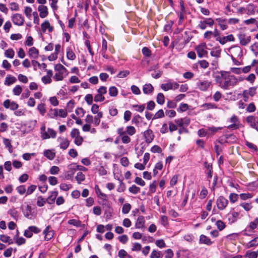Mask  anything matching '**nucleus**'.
Returning a JSON list of instances; mask_svg holds the SVG:
<instances>
[{
    "mask_svg": "<svg viewBox=\"0 0 258 258\" xmlns=\"http://www.w3.org/2000/svg\"><path fill=\"white\" fill-rule=\"evenodd\" d=\"M38 11L39 12V15L41 18H44L48 15V9L45 6L40 5L38 7Z\"/></svg>",
    "mask_w": 258,
    "mask_h": 258,
    "instance_id": "4be33fe9",
    "label": "nucleus"
},
{
    "mask_svg": "<svg viewBox=\"0 0 258 258\" xmlns=\"http://www.w3.org/2000/svg\"><path fill=\"white\" fill-rule=\"evenodd\" d=\"M200 242L208 245H210L213 243L209 237L203 234L200 237Z\"/></svg>",
    "mask_w": 258,
    "mask_h": 258,
    "instance_id": "e433bc0d",
    "label": "nucleus"
},
{
    "mask_svg": "<svg viewBox=\"0 0 258 258\" xmlns=\"http://www.w3.org/2000/svg\"><path fill=\"white\" fill-rule=\"evenodd\" d=\"M0 240L5 243H8L9 244L13 243V240L10 237L6 235L2 234L0 235Z\"/></svg>",
    "mask_w": 258,
    "mask_h": 258,
    "instance_id": "4c0bfd02",
    "label": "nucleus"
},
{
    "mask_svg": "<svg viewBox=\"0 0 258 258\" xmlns=\"http://www.w3.org/2000/svg\"><path fill=\"white\" fill-rule=\"evenodd\" d=\"M199 57L202 58L205 56L207 53V46L205 43H202L196 47Z\"/></svg>",
    "mask_w": 258,
    "mask_h": 258,
    "instance_id": "423d86ee",
    "label": "nucleus"
},
{
    "mask_svg": "<svg viewBox=\"0 0 258 258\" xmlns=\"http://www.w3.org/2000/svg\"><path fill=\"white\" fill-rule=\"evenodd\" d=\"M76 179L78 181V183H81V182L83 181L85 179V175L81 172L77 173L76 176Z\"/></svg>",
    "mask_w": 258,
    "mask_h": 258,
    "instance_id": "de8ad7c7",
    "label": "nucleus"
},
{
    "mask_svg": "<svg viewBox=\"0 0 258 258\" xmlns=\"http://www.w3.org/2000/svg\"><path fill=\"white\" fill-rule=\"evenodd\" d=\"M164 116V113L163 109L159 110L154 115L153 119L162 118Z\"/></svg>",
    "mask_w": 258,
    "mask_h": 258,
    "instance_id": "338daca9",
    "label": "nucleus"
},
{
    "mask_svg": "<svg viewBox=\"0 0 258 258\" xmlns=\"http://www.w3.org/2000/svg\"><path fill=\"white\" fill-rule=\"evenodd\" d=\"M143 136L146 143H151L154 139V135L153 131L150 129H148L143 133Z\"/></svg>",
    "mask_w": 258,
    "mask_h": 258,
    "instance_id": "9d476101",
    "label": "nucleus"
},
{
    "mask_svg": "<svg viewBox=\"0 0 258 258\" xmlns=\"http://www.w3.org/2000/svg\"><path fill=\"white\" fill-rule=\"evenodd\" d=\"M71 136L75 139L74 143L77 146H80L83 141V138L80 135V132L77 128H73L71 132Z\"/></svg>",
    "mask_w": 258,
    "mask_h": 258,
    "instance_id": "20e7f679",
    "label": "nucleus"
},
{
    "mask_svg": "<svg viewBox=\"0 0 258 258\" xmlns=\"http://www.w3.org/2000/svg\"><path fill=\"white\" fill-rule=\"evenodd\" d=\"M143 91L145 94H150L154 91V87L151 84H146L143 87Z\"/></svg>",
    "mask_w": 258,
    "mask_h": 258,
    "instance_id": "7c9ffc66",
    "label": "nucleus"
},
{
    "mask_svg": "<svg viewBox=\"0 0 258 258\" xmlns=\"http://www.w3.org/2000/svg\"><path fill=\"white\" fill-rule=\"evenodd\" d=\"M12 20L14 24L21 26L24 24V19L20 14H14L12 18Z\"/></svg>",
    "mask_w": 258,
    "mask_h": 258,
    "instance_id": "f3484780",
    "label": "nucleus"
},
{
    "mask_svg": "<svg viewBox=\"0 0 258 258\" xmlns=\"http://www.w3.org/2000/svg\"><path fill=\"white\" fill-rule=\"evenodd\" d=\"M239 195L235 193H231L229 195V200L231 203H234L237 201Z\"/></svg>",
    "mask_w": 258,
    "mask_h": 258,
    "instance_id": "13d9d810",
    "label": "nucleus"
},
{
    "mask_svg": "<svg viewBox=\"0 0 258 258\" xmlns=\"http://www.w3.org/2000/svg\"><path fill=\"white\" fill-rule=\"evenodd\" d=\"M49 117L51 118H54L58 116V110L57 109H50L48 114Z\"/></svg>",
    "mask_w": 258,
    "mask_h": 258,
    "instance_id": "ea45409f",
    "label": "nucleus"
},
{
    "mask_svg": "<svg viewBox=\"0 0 258 258\" xmlns=\"http://www.w3.org/2000/svg\"><path fill=\"white\" fill-rule=\"evenodd\" d=\"M46 75L41 78V81L44 84H50L52 82L51 77L53 76V72L51 70L46 69Z\"/></svg>",
    "mask_w": 258,
    "mask_h": 258,
    "instance_id": "2eb2a0df",
    "label": "nucleus"
},
{
    "mask_svg": "<svg viewBox=\"0 0 258 258\" xmlns=\"http://www.w3.org/2000/svg\"><path fill=\"white\" fill-rule=\"evenodd\" d=\"M17 81V79L16 77L12 76L11 75H8L7 76L5 81V85L6 86H10L13 84L16 83Z\"/></svg>",
    "mask_w": 258,
    "mask_h": 258,
    "instance_id": "c756f323",
    "label": "nucleus"
},
{
    "mask_svg": "<svg viewBox=\"0 0 258 258\" xmlns=\"http://www.w3.org/2000/svg\"><path fill=\"white\" fill-rule=\"evenodd\" d=\"M3 105L6 108H10L12 110H16L19 107V105L16 102L11 101L9 99L5 100Z\"/></svg>",
    "mask_w": 258,
    "mask_h": 258,
    "instance_id": "f8f14e48",
    "label": "nucleus"
},
{
    "mask_svg": "<svg viewBox=\"0 0 258 258\" xmlns=\"http://www.w3.org/2000/svg\"><path fill=\"white\" fill-rule=\"evenodd\" d=\"M174 122L179 127H186L189 124L190 120L188 117H184L175 119Z\"/></svg>",
    "mask_w": 258,
    "mask_h": 258,
    "instance_id": "dca6fc26",
    "label": "nucleus"
},
{
    "mask_svg": "<svg viewBox=\"0 0 258 258\" xmlns=\"http://www.w3.org/2000/svg\"><path fill=\"white\" fill-rule=\"evenodd\" d=\"M238 38L241 45L245 46L248 44L251 40V37L249 36H246L244 33H241L238 35Z\"/></svg>",
    "mask_w": 258,
    "mask_h": 258,
    "instance_id": "a211bd4d",
    "label": "nucleus"
},
{
    "mask_svg": "<svg viewBox=\"0 0 258 258\" xmlns=\"http://www.w3.org/2000/svg\"><path fill=\"white\" fill-rule=\"evenodd\" d=\"M256 93V87H253L249 88L247 90H244L243 92V95L244 98H248V96H253Z\"/></svg>",
    "mask_w": 258,
    "mask_h": 258,
    "instance_id": "cd10ccee",
    "label": "nucleus"
},
{
    "mask_svg": "<svg viewBox=\"0 0 258 258\" xmlns=\"http://www.w3.org/2000/svg\"><path fill=\"white\" fill-rule=\"evenodd\" d=\"M142 121V118L140 115H137L133 117L132 118V122L133 123L135 124L136 125H138Z\"/></svg>",
    "mask_w": 258,
    "mask_h": 258,
    "instance_id": "09e8293b",
    "label": "nucleus"
},
{
    "mask_svg": "<svg viewBox=\"0 0 258 258\" xmlns=\"http://www.w3.org/2000/svg\"><path fill=\"white\" fill-rule=\"evenodd\" d=\"M221 52V49L220 47H215L212 49L210 52L211 56L215 57L216 59H218L220 57Z\"/></svg>",
    "mask_w": 258,
    "mask_h": 258,
    "instance_id": "2f4dec72",
    "label": "nucleus"
},
{
    "mask_svg": "<svg viewBox=\"0 0 258 258\" xmlns=\"http://www.w3.org/2000/svg\"><path fill=\"white\" fill-rule=\"evenodd\" d=\"M37 110L39 111L40 114L43 116L46 113V108L44 103H39L37 107Z\"/></svg>",
    "mask_w": 258,
    "mask_h": 258,
    "instance_id": "58836bf2",
    "label": "nucleus"
},
{
    "mask_svg": "<svg viewBox=\"0 0 258 258\" xmlns=\"http://www.w3.org/2000/svg\"><path fill=\"white\" fill-rule=\"evenodd\" d=\"M211 84L212 82L208 80L200 81L197 83L198 88L203 91H207Z\"/></svg>",
    "mask_w": 258,
    "mask_h": 258,
    "instance_id": "ddd939ff",
    "label": "nucleus"
},
{
    "mask_svg": "<svg viewBox=\"0 0 258 258\" xmlns=\"http://www.w3.org/2000/svg\"><path fill=\"white\" fill-rule=\"evenodd\" d=\"M221 127H216L215 126L209 127L207 130L209 133V136L212 135L215 133L218 132V130H221Z\"/></svg>",
    "mask_w": 258,
    "mask_h": 258,
    "instance_id": "e2e57ef3",
    "label": "nucleus"
},
{
    "mask_svg": "<svg viewBox=\"0 0 258 258\" xmlns=\"http://www.w3.org/2000/svg\"><path fill=\"white\" fill-rule=\"evenodd\" d=\"M68 172L71 175H73L75 172L77 170V165L75 163H72L70 164L68 166Z\"/></svg>",
    "mask_w": 258,
    "mask_h": 258,
    "instance_id": "79ce46f5",
    "label": "nucleus"
},
{
    "mask_svg": "<svg viewBox=\"0 0 258 258\" xmlns=\"http://www.w3.org/2000/svg\"><path fill=\"white\" fill-rule=\"evenodd\" d=\"M97 93L94 96L95 102H102L105 100L103 95L107 93V88L105 86H101L97 91Z\"/></svg>",
    "mask_w": 258,
    "mask_h": 258,
    "instance_id": "7ed1b4c3",
    "label": "nucleus"
},
{
    "mask_svg": "<svg viewBox=\"0 0 258 258\" xmlns=\"http://www.w3.org/2000/svg\"><path fill=\"white\" fill-rule=\"evenodd\" d=\"M5 55L10 58H13L15 55V52L12 48L6 50L5 52Z\"/></svg>",
    "mask_w": 258,
    "mask_h": 258,
    "instance_id": "603ef678",
    "label": "nucleus"
},
{
    "mask_svg": "<svg viewBox=\"0 0 258 258\" xmlns=\"http://www.w3.org/2000/svg\"><path fill=\"white\" fill-rule=\"evenodd\" d=\"M133 107L135 109V110L138 112H143L145 108V106L144 104H140V105H133Z\"/></svg>",
    "mask_w": 258,
    "mask_h": 258,
    "instance_id": "680f3d73",
    "label": "nucleus"
},
{
    "mask_svg": "<svg viewBox=\"0 0 258 258\" xmlns=\"http://www.w3.org/2000/svg\"><path fill=\"white\" fill-rule=\"evenodd\" d=\"M157 102L158 104L162 105L165 102V97L163 93H159L157 96Z\"/></svg>",
    "mask_w": 258,
    "mask_h": 258,
    "instance_id": "8fccbe9b",
    "label": "nucleus"
},
{
    "mask_svg": "<svg viewBox=\"0 0 258 258\" xmlns=\"http://www.w3.org/2000/svg\"><path fill=\"white\" fill-rule=\"evenodd\" d=\"M214 24V21L211 18H203V21H200L198 24V27L202 29L205 30L207 28V26L212 27Z\"/></svg>",
    "mask_w": 258,
    "mask_h": 258,
    "instance_id": "39448f33",
    "label": "nucleus"
},
{
    "mask_svg": "<svg viewBox=\"0 0 258 258\" xmlns=\"http://www.w3.org/2000/svg\"><path fill=\"white\" fill-rule=\"evenodd\" d=\"M102 116L103 113L102 112H99V113H98V114L95 116L94 117L93 123L95 126H98L100 124V119Z\"/></svg>",
    "mask_w": 258,
    "mask_h": 258,
    "instance_id": "a19ab883",
    "label": "nucleus"
},
{
    "mask_svg": "<svg viewBox=\"0 0 258 258\" xmlns=\"http://www.w3.org/2000/svg\"><path fill=\"white\" fill-rule=\"evenodd\" d=\"M228 204V201L223 196L219 197L216 200L217 207L219 210H224Z\"/></svg>",
    "mask_w": 258,
    "mask_h": 258,
    "instance_id": "0eeeda50",
    "label": "nucleus"
},
{
    "mask_svg": "<svg viewBox=\"0 0 258 258\" xmlns=\"http://www.w3.org/2000/svg\"><path fill=\"white\" fill-rule=\"evenodd\" d=\"M198 63L202 69H206L209 66V62L206 60H199Z\"/></svg>",
    "mask_w": 258,
    "mask_h": 258,
    "instance_id": "052dcab7",
    "label": "nucleus"
},
{
    "mask_svg": "<svg viewBox=\"0 0 258 258\" xmlns=\"http://www.w3.org/2000/svg\"><path fill=\"white\" fill-rule=\"evenodd\" d=\"M246 248H250L256 247L258 245V236L255 237L249 242L244 244Z\"/></svg>",
    "mask_w": 258,
    "mask_h": 258,
    "instance_id": "b1692460",
    "label": "nucleus"
},
{
    "mask_svg": "<svg viewBox=\"0 0 258 258\" xmlns=\"http://www.w3.org/2000/svg\"><path fill=\"white\" fill-rule=\"evenodd\" d=\"M243 9L247 15H254L255 13V7L253 4H249Z\"/></svg>",
    "mask_w": 258,
    "mask_h": 258,
    "instance_id": "c9c22d12",
    "label": "nucleus"
},
{
    "mask_svg": "<svg viewBox=\"0 0 258 258\" xmlns=\"http://www.w3.org/2000/svg\"><path fill=\"white\" fill-rule=\"evenodd\" d=\"M216 83L222 89L228 90L236 86V77L229 72H217L214 76Z\"/></svg>",
    "mask_w": 258,
    "mask_h": 258,
    "instance_id": "f257e3e1",
    "label": "nucleus"
},
{
    "mask_svg": "<svg viewBox=\"0 0 258 258\" xmlns=\"http://www.w3.org/2000/svg\"><path fill=\"white\" fill-rule=\"evenodd\" d=\"M29 55L34 59H36L39 56V51L34 47H31L28 51Z\"/></svg>",
    "mask_w": 258,
    "mask_h": 258,
    "instance_id": "473e14b6",
    "label": "nucleus"
},
{
    "mask_svg": "<svg viewBox=\"0 0 258 258\" xmlns=\"http://www.w3.org/2000/svg\"><path fill=\"white\" fill-rule=\"evenodd\" d=\"M136 130L134 126H127L126 127V134H127L129 136H133L136 134Z\"/></svg>",
    "mask_w": 258,
    "mask_h": 258,
    "instance_id": "37998d69",
    "label": "nucleus"
},
{
    "mask_svg": "<svg viewBox=\"0 0 258 258\" xmlns=\"http://www.w3.org/2000/svg\"><path fill=\"white\" fill-rule=\"evenodd\" d=\"M189 108V106L186 103H181L178 108V111L184 112L186 111Z\"/></svg>",
    "mask_w": 258,
    "mask_h": 258,
    "instance_id": "774afa93",
    "label": "nucleus"
},
{
    "mask_svg": "<svg viewBox=\"0 0 258 258\" xmlns=\"http://www.w3.org/2000/svg\"><path fill=\"white\" fill-rule=\"evenodd\" d=\"M68 224L70 225H73L77 227H80L81 226V222L79 220H77L76 219H71L69 220L68 222Z\"/></svg>",
    "mask_w": 258,
    "mask_h": 258,
    "instance_id": "69168bd1",
    "label": "nucleus"
},
{
    "mask_svg": "<svg viewBox=\"0 0 258 258\" xmlns=\"http://www.w3.org/2000/svg\"><path fill=\"white\" fill-rule=\"evenodd\" d=\"M36 154L35 153H24L22 155V157L23 159L26 161H29L31 160L32 157H35L36 156Z\"/></svg>",
    "mask_w": 258,
    "mask_h": 258,
    "instance_id": "6e6d98bb",
    "label": "nucleus"
},
{
    "mask_svg": "<svg viewBox=\"0 0 258 258\" xmlns=\"http://www.w3.org/2000/svg\"><path fill=\"white\" fill-rule=\"evenodd\" d=\"M128 190L133 194H137L140 191V188L135 185H133L128 188Z\"/></svg>",
    "mask_w": 258,
    "mask_h": 258,
    "instance_id": "0e129e2a",
    "label": "nucleus"
},
{
    "mask_svg": "<svg viewBox=\"0 0 258 258\" xmlns=\"http://www.w3.org/2000/svg\"><path fill=\"white\" fill-rule=\"evenodd\" d=\"M47 202V200L43 198L42 196H39L37 200V205L39 207L43 206Z\"/></svg>",
    "mask_w": 258,
    "mask_h": 258,
    "instance_id": "49530a36",
    "label": "nucleus"
},
{
    "mask_svg": "<svg viewBox=\"0 0 258 258\" xmlns=\"http://www.w3.org/2000/svg\"><path fill=\"white\" fill-rule=\"evenodd\" d=\"M43 155L50 160H53L55 156L54 150H46L43 152Z\"/></svg>",
    "mask_w": 258,
    "mask_h": 258,
    "instance_id": "bb28decb",
    "label": "nucleus"
},
{
    "mask_svg": "<svg viewBox=\"0 0 258 258\" xmlns=\"http://www.w3.org/2000/svg\"><path fill=\"white\" fill-rule=\"evenodd\" d=\"M246 120L252 128L255 129L258 132V119H256L253 116H249L246 117Z\"/></svg>",
    "mask_w": 258,
    "mask_h": 258,
    "instance_id": "4468645a",
    "label": "nucleus"
},
{
    "mask_svg": "<svg viewBox=\"0 0 258 258\" xmlns=\"http://www.w3.org/2000/svg\"><path fill=\"white\" fill-rule=\"evenodd\" d=\"M22 212L24 216L27 219L32 220L34 218V214L32 211L31 206L27 205L25 208L22 209Z\"/></svg>",
    "mask_w": 258,
    "mask_h": 258,
    "instance_id": "1a4fd4ad",
    "label": "nucleus"
},
{
    "mask_svg": "<svg viewBox=\"0 0 258 258\" xmlns=\"http://www.w3.org/2000/svg\"><path fill=\"white\" fill-rule=\"evenodd\" d=\"M239 214V213L233 211L231 214L228 215V221L230 223H233L235 222L238 219Z\"/></svg>",
    "mask_w": 258,
    "mask_h": 258,
    "instance_id": "c85d7f7f",
    "label": "nucleus"
},
{
    "mask_svg": "<svg viewBox=\"0 0 258 258\" xmlns=\"http://www.w3.org/2000/svg\"><path fill=\"white\" fill-rule=\"evenodd\" d=\"M56 132L52 128H48L45 133H43L42 137V140H46L50 138L54 139L56 137Z\"/></svg>",
    "mask_w": 258,
    "mask_h": 258,
    "instance_id": "9b49d317",
    "label": "nucleus"
},
{
    "mask_svg": "<svg viewBox=\"0 0 258 258\" xmlns=\"http://www.w3.org/2000/svg\"><path fill=\"white\" fill-rule=\"evenodd\" d=\"M204 164L206 168L205 173L207 174V177L209 179H211L213 172L212 164L207 162H205Z\"/></svg>",
    "mask_w": 258,
    "mask_h": 258,
    "instance_id": "393cba45",
    "label": "nucleus"
},
{
    "mask_svg": "<svg viewBox=\"0 0 258 258\" xmlns=\"http://www.w3.org/2000/svg\"><path fill=\"white\" fill-rule=\"evenodd\" d=\"M43 233L45 236V239L47 241L51 239L54 235L53 231L51 229V227L49 225L46 227Z\"/></svg>",
    "mask_w": 258,
    "mask_h": 258,
    "instance_id": "aec40b11",
    "label": "nucleus"
},
{
    "mask_svg": "<svg viewBox=\"0 0 258 258\" xmlns=\"http://www.w3.org/2000/svg\"><path fill=\"white\" fill-rule=\"evenodd\" d=\"M57 195H58L57 191H52L50 192V195L46 199L47 203L49 204H52L54 203Z\"/></svg>",
    "mask_w": 258,
    "mask_h": 258,
    "instance_id": "f704fd0d",
    "label": "nucleus"
},
{
    "mask_svg": "<svg viewBox=\"0 0 258 258\" xmlns=\"http://www.w3.org/2000/svg\"><path fill=\"white\" fill-rule=\"evenodd\" d=\"M67 57L68 59L74 60L76 59V54L70 47H68L66 49Z\"/></svg>",
    "mask_w": 258,
    "mask_h": 258,
    "instance_id": "72a5a7b5",
    "label": "nucleus"
},
{
    "mask_svg": "<svg viewBox=\"0 0 258 258\" xmlns=\"http://www.w3.org/2000/svg\"><path fill=\"white\" fill-rule=\"evenodd\" d=\"M95 190L96 194L98 195V197L101 198L102 199L104 200H106L107 198V196L105 194H103L101 192V190L100 189L99 186L98 185H96L95 187Z\"/></svg>",
    "mask_w": 258,
    "mask_h": 258,
    "instance_id": "a18cd8bd",
    "label": "nucleus"
},
{
    "mask_svg": "<svg viewBox=\"0 0 258 258\" xmlns=\"http://www.w3.org/2000/svg\"><path fill=\"white\" fill-rule=\"evenodd\" d=\"M219 39V42L222 45L225 44L228 41H234V37L232 34H229L226 36L222 37L221 38Z\"/></svg>",
    "mask_w": 258,
    "mask_h": 258,
    "instance_id": "a878e982",
    "label": "nucleus"
},
{
    "mask_svg": "<svg viewBox=\"0 0 258 258\" xmlns=\"http://www.w3.org/2000/svg\"><path fill=\"white\" fill-rule=\"evenodd\" d=\"M162 256L161 251L156 250H153L150 255V258H160Z\"/></svg>",
    "mask_w": 258,
    "mask_h": 258,
    "instance_id": "3c124183",
    "label": "nucleus"
},
{
    "mask_svg": "<svg viewBox=\"0 0 258 258\" xmlns=\"http://www.w3.org/2000/svg\"><path fill=\"white\" fill-rule=\"evenodd\" d=\"M109 94L112 97L116 96L118 94L117 89L114 86L110 87L109 89Z\"/></svg>",
    "mask_w": 258,
    "mask_h": 258,
    "instance_id": "864d4df0",
    "label": "nucleus"
},
{
    "mask_svg": "<svg viewBox=\"0 0 258 258\" xmlns=\"http://www.w3.org/2000/svg\"><path fill=\"white\" fill-rule=\"evenodd\" d=\"M57 141L59 143L60 148L62 150L67 149L69 146L70 142L67 138L59 137L57 139Z\"/></svg>",
    "mask_w": 258,
    "mask_h": 258,
    "instance_id": "6ab92c4d",
    "label": "nucleus"
},
{
    "mask_svg": "<svg viewBox=\"0 0 258 258\" xmlns=\"http://www.w3.org/2000/svg\"><path fill=\"white\" fill-rule=\"evenodd\" d=\"M54 71L56 72L53 79L55 81H62L64 78V76L67 74V69L60 63L54 66Z\"/></svg>",
    "mask_w": 258,
    "mask_h": 258,
    "instance_id": "f03ea898",
    "label": "nucleus"
},
{
    "mask_svg": "<svg viewBox=\"0 0 258 258\" xmlns=\"http://www.w3.org/2000/svg\"><path fill=\"white\" fill-rule=\"evenodd\" d=\"M179 87V84L176 82H168L167 83L162 84L161 88L165 91L169 90H176Z\"/></svg>",
    "mask_w": 258,
    "mask_h": 258,
    "instance_id": "6e6552de",
    "label": "nucleus"
},
{
    "mask_svg": "<svg viewBox=\"0 0 258 258\" xmlns=\"http://www.w3.org/2000/svg\"><path fill=\"white\" fill-rule=\"evenodd\" d=\"M240 206L246 211H250L252 208L251 204L248 203H242L240 204Z\"/></svg>",
    "mask_w": 258,
    "mask_h": 258,
    "instance_id": "bf43d9fd",
    "label": "nucleus"
},
{
    "mask_svg": "<svg viewBox=\"0 0 258 258\" xmlns=\"http://www.w3.org/2000/svg\"><path fill=\"white\" fill-rule=\"evenodd\" d=\"M41 30L43 33H45L48 30L49 33L53 31V27L51 26L48 21L45 20L41 25Z\"/></svg>",
    "mask_w": 258,
    "mask_h": 258,
    "instance_id": "412c9836",
    "label": "nucleus"
},
{
    "mask_svg": "<svg viewBox=\"0 0 258 258\" xmlns=\"http://www.w3.org/2000/svg\"><path fill=\"white\" fill-rule=\"evenodd\" d=\"M22 88L20 85H16L13 89V93L16 96L20 95L22 92Z\"/></svg>",
    "mask_w": 258,
    "mask_h": 258,
    "instance_id": "c03bdc74",
    "label": "nucleus"
},
{
    "mask_svg": "<svg viewBox=\"0 0 258 258\" xmlns=\"http://www.w3.org/2000/svg\"><path fill=\"white\" fill-rule=\"evenodd\" d=\"M131 209V205L128 203L124 204L123 205L122 208V212L123 214H126L129 213Z\"/></svg>",
    "mask_w": 258,
    "mask_h": 258,
    "instance_id": "4d7b16f0",
    "label": "nucleus"
},
{
    "mask_svg": "<svg viewBox=\"0 0 258 258\" xmlns=\"http://www.w3.org/2000/svg\"><path fill=\"white\" fill-rule=\"evenodd\" d=\"M145 220L144 217L140 216L138 217L135 223V227L137 229H142L144 228Z\"/></svg>",
    "mask_w": 258,
    "mask_h": 258,
    "instance_id": "5701e85b",
    "label": "nucleus"
},
{
    "mask_svg": "<svg viewBox=\"0 0 258 258\" xmlns=\"http://www.w3.org/2000/svg\"><path fill=\"white\" fill-rule=\"evenodd\" d=\"M258 256V251H248L246 252L245 256L248 258H257Z\"/></svg>",
    "mask_w": 258,
    "mask_h": 258,
    "instance_id": "5fc2aeb1",
    "label": "nucleus"
}]
</instances>
